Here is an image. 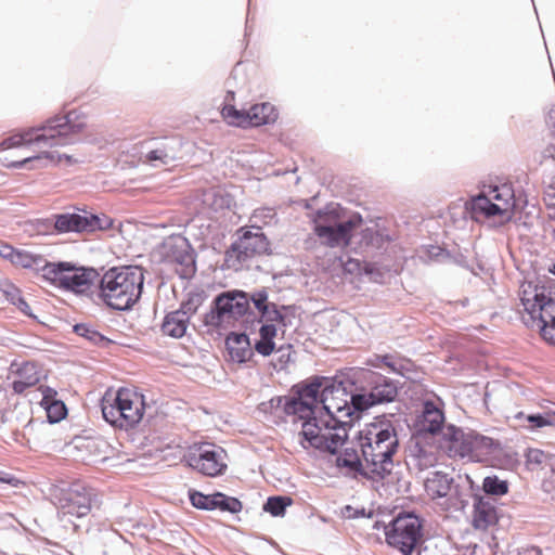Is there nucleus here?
Segmentation results:
<instances>
[{
  "instance_id": "f257e3e1",
  "label": "nucleus",
  "mask_w": 555,
  "mask_h": 555,
  "mask_svg": "<svg viewBox=\"0 0 555 555\" xmlns=\"http://www.w3.org/2000/svg\"><path fill=\"white\" fill-rule=\"evenodd\" d=\"M354 380L348 373H340L332 377L313 376L306 380V398L310 405L309 414L314 409L320 410L326 417L341 421L362 412L356 409V395L353 392Z\"/></svg>"
},
{
  "instance_id": "f03ea898",
  "label": "nucleus",
  "mask_w": 555,
  "mask_h": 555,
  "mask_svg": "<svg viewBox=\"0 0 555 555\" xmlns=\"http://www.w3.org/2000/svg\"><path fill=\"white\" fill-rule=\"evenodd\" d=\"M357 444L375 476L380 477L382 481L386 479L392 472L393 455L399 448L395 425L389 421L367 424L358 433Z\"/></svg>"
},
{
  "instance_id": "7ed1b4c3",
  "label": "nucleus",
  "mask_w": 555,
  "mask_h": 555,
  "mask_svg": "<svg viewBox=\"0 0 555 555\" xmlns=\"http://www.w3.org/2000/svg\"><path fill=\"white\" fill-rule=\"evenodd\" d=\"M143 285L142 267H113L100 279V297L109 308L128 311L141 298Z\"/></svg>"
},
{
  "instance_id": "20e7f679",
  "label": "nucleus",
  "mask_w": 555,
  "mask_h": 555,
  "mask_svg": "<svg viewBox=\"0 0 555 555\" xmlns=\"http://www.w3.org/2000/svg\"><path fill=\"white\" fill-rule=\"evenodd\" d=\"M86 127L85 116L73 109L63 115L52 116L40 126L20 133L24 145L35 143L39 146L57 147L80 142Z\"/></svg>"
},
{
  "instance_id": "39448f33",
  "label": "nucleus",
  "mask_w": 555,
  "mask_h": 555,
  "mask_svg": "<svg viewBox=\"0 0 555 555\" xmlns=\"http://www.w3.org/2000/svg\"><path fill=\"white\" fill-rule=\"evenodd\" d=\"M519 295L524 307L522 323L527 327H537L545 341L555 345V297L545 286L532 283L521 285Z\"/></svg>"
},
{
  "instance_id": "423d86ee",
  "label": "nucleus",
  "mask_w": 555,
  "mask_h": 555,
  "mask_svg": "<svg viewBox=\"0 0 555 555\" xmlns=\"http://www.w3.org/2000/svg\"><path fill=\"white\" fill-rule=\"evenodd\" d=\"M338 204H327L310 215L313 233L320 244L328 248H345L351 244L352 232L362 223L359 214L352 215L348 220H340Z\"/></svg>"
},
{
  "instance_id": "0eeeda50",
  "label": "nucleus",
  "mask_w": 555,
  "mask_h": 555,
  "mask_svg": "<svg viewBox=\"0 0 555 555\" xmlns=\"http://www.w3.org/2000/svg\"><path fill=\"white\" fill-rule=\"evenodd\" d=\"M105 422L115 428L128 430L143 418L145 403L143 396L128 388L107 390L101 400Z\"/></svg>"
},
{
  "instance_id": "6e6552de",
  "label": "nucleus",
  "mask_w": 555,
  "mask_h": 555,
  "mask_svg": "<svg viewBox=\"0 0 555 555\" xmlns=\"http://www.w3.org/2000/svg\"><path fill=\"white\" fill-rule=\"evenodd\" d=\"M96 503V493L93 488L81 482H74L66 489H61L57 496L59 516L62 521H68L77 529L73 518L83 519L89 516Z\"/></svg>"
},
{
  "instance_id": "1a4fd4ad",
  "label": "nucleus",
  "mask_w": 555,
  "mask_h": 555,
  "mask_svg": "<svg viewBox=\"0 0 555 555\" xmlns=\"http://www.w3.org/2000/svg\"><path fill=\"white\" fill-rule=\"evenodd\" d=\"M270 243L260 227H242L237 230V238L225 251L229 268L237 269L245 261L269 250Z\"/></svg>"
},
{
  "instance_id": "9d476101",
  "label": "nucleus",
  "mask_w": 555,
  "mask_h": 555,
  "mask_svg": "<svg viewBox=\"0 0 555 555\" xmlns=\"http://www.w3.org/2000/svg\"><path fill=\"white\" fill-rule=\"evenodd\" d=\"M386 542L402 555H414L422 539V522L414 514H400L385 527Z\"/></svg>"
},
{
  "instance_id": "9b49d317",
  "label": "nucleus",
  "mask_w": 555,
  "mask_h": 555,
  "mask_svg": "<svg viewBox=\"0 0 555 555\" xmlns=\"http://www.w3.org/2000/svg\"><path fill=\"white\" fill-rule=\"evenodd\" d=\"M363 378L367 390L356 395V409L365 412L369 409L395 402L399 395V383L373 371H365Z\"/></svg>"
},
{
  "instance_id": "f8f14e48",
  "label": "nucleus",
  "mask_w": 555,
  "mask_h": 555,
  "mask_svg": "<svg viewBox=\"0 0 555 555\" xmlns=\"http://www.w3.org/2000/svg\"><path fill=\"white\" fill-rule=\"evenodd\" d=\"M249 308V293L225 292L214 299L210 311L204 317V323L208 326L219 327L224 322L244 317Z\"/></svg>"
},
{
  "instance_id": "ddd939ff",
  "label": "nucleus",
  "mask_w": 555,
  "mask_h": 555,
  "mask_svg": "<svg viewBox=\"0 0 555 555\" xmlns=\"http://www.w3.org/2000/svg\"><path fill=\"white\" fill-rule=\"evenodd\" d=\"M51 225V222H49ZM54 232L63 233H91L95 231H104L113 225V219L106 215H94L85 211L83 215L77 212H64L54 215Z\"/></svg>"
},
{
  "instance_id": "4468645a",
  "label": "nucleus",
  "mask_w": 555,
  "mask_h": 555,
  "mask_svg": "<svg viewBox=\"0 0 555 555\" xmlns=\"http://www.w3.org/2000/svg\"><path fill=\"white\" fill-rule=\"evenodd\" d=\"M186 462L190 467L208 477L223 475L228 468L227 452L212 443H202L194 452L189 453Z\"/></svg>"
},
{
  "instance_id": "2eb2a0df",
  "label": "nucleus",
  "mask_w": 555,
  "mask_h": 555,
  "mask_svg": "<svg viewBox=\"0 0 555 555\" xmlns=\"http://www.w3.org/2000/svg\"><path fill=\"white\" fill-rule=\"evenodd\" d=\"M301 423V430L298 434L301 438L299 443L304 449L313 448L319 450L322 446V438L325 430L340 429L344 422L337 418L326 417L320 410L314 409L313 414H306L299 417Z\"/></svg>"
},
{
  "instance_id": "dca6fc26",
  "label": "nucleus",
  "mask_w": 555,
  "mask_h": 555,
  "mask_svg": "<svg viewBox=\"0 0 555 555\" xmlns=\"http://www.w3.org/2000/svg\"><path fill=\"white\" fill-rule=\"evenodd\" d=\"M165 256L168 261L178 264L176 272L181 279H191L196 272L194 250L182 235H171L164 242Z\"/></svg>"
},
{
  "instance_id": "f3484780",
  "label": "nucleus",
  "mask_w": 555,
  "mask_h": 555,
  "mask_svg": "<svg viewBox=\"0 0 555 555\" xmlns=\"http://www.w3.org/2000/svg\"><path fill=\"white\" fill-rule=\"evenodd\" d=\"M253 304L259 313L257 323L275 322L279 326L286 328L289 322L286 312L293 309L292 306H278L269 300L267 288L262 287L249 294V304Z\"/></svg>"
},
{
  "instance_id": "a211bd4d",
  "label": "nucleus",
  "mask_w": 555,
  "mask_h": 555,
  "mask_svg": "<svg viewBox=\"0 0 555 555\" xmlns=\"http://www.w3.org/2000/svg\"><path fill=\"white\" fill-rule=\"evenodd\" d=\"M292 397L276 396L268 401L271 410L282 409L287 415H298V417L309 414L310 405L306 398V380L292 387Z\"/></svg>"
},
{
  "instance_id": "6ab92c4d",
  "label": "nucleus",
  "mask_w": 555,
  "mask_h": 555,
  "mask_svg": "<svg viewBox=\"0 0 555 555\" xmlns=\"http://www.w3.org/2000/svg\"><path fill=\"white\" fill-rule=\"evenodd\" d=\"M362 454L360 455L354 448H345L336 457V466L345 469V476L351 479L360 477L373 482H380V477L375 476L373 467L362 463Z\"/></svg>"
},
{
  "instance_id": "aec40b11",
  "label": "nucleus",
  "mask_w": 555,
  "mask_h": 555,
  "mask_svg": "<svg viewBox=\"0 0 555 555\" xmlns=\"http://www.w3.org/2000/svg\"><path fill=\"white\" fill-rule=\"evenodd\" d=\"M443 440L452 456L473 457V431L464 433L455 425H447L442 431Z\"/></svg>"
},
{
  "instance_id": "412c9836",
  "label": "nucleus",
  "mask_w": 555,
  "mask_h": 555,
  "mask_svg": "<svg viewBox=\"0 0 555 555\" xmlns=\"http://www.w3.org/2000/svg\"><path fill=\"white\" fill-rule=\"evenodd\" d=\"M356 237H358V241L356 242L354 251L365 255L385 249L391 241L390 236L384 230H380L377 224L361 229Z\"/></svg>"
},
{
  "instance_id": "4be33fe9",
  "label": "nucleus",
  "mask_w": 555,
  "mask_h": 555,
  "mask_svg": "<svg viewBox=\"0 0 555 555\" xmlns=\"http://www.w3.org/2000/svg\"><path fill=\"white\" fill-rule=\"evenodd\" d=\"M472 525L475 529L486 530L498 522L495 501L488 496L473 495Z\"/></svg>"
},
{
  "instance_id": "5701e85b",
  "label": "nucleus",
  "mask_w": 555,
  "mask_h": 555,
  "mask_svg": "<svg viewBox=\"0 0 555 555\" xmlns=\"http://www.w3.org/2000/svg\"><path fill=\"white\" fill-rule=\"evenodd\" d=\"M98 276V272L92 268H74L68 262L61 287L77 294H83L90 289Z\"/></svg>"
},
{
  "instance_id": "b1692460",
  "label": "nucleus",
  "mask_w": 555,
  "mask_h": 555,
  "mask_svg": "<svg viewBox=\"0 0 555 555\" xmlns=\"http://www.w3.org/2000/svg\"><path fill=\"white\" fill-rule=\"evenodd\" d=\"M408 464L420 472L434 467L437 463V453L434 448L420 441L418 437H413L408 446Z\"/></svg>"
},
{
  "instance_id": "393cba45",
  "label": "nucleus",
  "mask_w": 555,
  "mask_h": 555,
  "mask_svg": "<svg viewBox=\"0 0 555 555\" xmlns=\"http://www.w3.org/2000/svg\"><path fill=\"white\" fill-rule=\"evenodd\" d=\"M469 207L475 220H479V217L491 218L499 216L501 223H505L512 219V214L506 211V207H501L483 193L473 197Z\"/></svg>"
},
{
  "instance_id": "a878e982",
  "label": "nucleus",
  "mask_w": 555,
  "mask_h": 555,
  "mask_svg": "<svg viewBox=\"0 0 555 555\" xmlns=\"http://www.w3.org/2000/svg\"><path fill=\"white\" fill-rule=\"evenodd\" d=\"M444 414L434 401L427 400L423 403L422 415L417 427L420 434L436 435L443 431Z\"/></svg>"
},
{
  "instance_id": "bb28decb",
  "label": "nucleus",
  "mask_w": 555,
  "mask_h": 555,
  "mask_svg": "<svg viewBox=\"0 0 555 555\" xmlns=\"http://www.w3.org/2000/svg\"><path fill=\"white\" fill-rule=\"evenodd\" d=\"M225 347L231 359L237 363H244L253 356L250 340L245 333H230L225 338Z\"/></svg>"
},
{
  "instance_id": "cd10ccee",
  "label": "nucleus",
  "mask_w": 555,
  "mask_h": 555,
  "mask_svg": "<svg viewBox=\"0 0 555 555\" xmlns=\"http://www.w3.org/2000/svg\"><path fill=\"white\" fill-rule=\"evenodd\" d=\"M182 143L178 138H167L159 146L147 152L146 159L150 162H160L168 165L179 157Z\"/></svg>"
},
{
  "instance_id": "c85d7f7f",
  "label": "nucleus",
  "mask_w": 555,
  "mask_h": 555,
  "mask_svg": "<svg viewBox=\"0 0 555 555\" xmlns=\"http://www.w3.org/2000/svg\"><path fill=\"white\" fill-rule=\"evenodd\" d=\"M65 160L68 165L76 163L72 155L60 154L57 152H42L38 155L26 157L22 160L12 164L14 168H26L27 164H33V167H47L49 165H56Z\"/></svg>"
},
{
  "instance_id": "c756f323",
  "label": "nucleus",
  "mask_w": 555,
  "mask_h": 555,
  "mask_svg": "<svg viewBox=\"0 0 555 555\" xmlns=\"http://www.w3.org/2000/svg\"><path fill=\"white\" fill-rule=\"evenodd\" d=\"M514 421L517 425L528 430H535L546 426L555 427V411H547L543 413H525L518 412L514 415Z\"/></svg>"
},
{
  "instance_id": "7c9ffc66",
  "label": "nucleus",
  "mask_w": 555,
  "mask_h": 555,
  "mask_svg": "<svg viewBox=\"0 0 555 555\" xmlns=\"http://www.w3.org/2000/svg\"><path fill=\"white\" fill-rule=\"evenodd\" d=\"M454 479L443 472H434L425 481V489L433 498H449Z\"/></svg>"
},
{
  "instance_id": "2f4dec72",
  "label": "nucleus",
  "mask_w": 555,
  "mask_h": 555,
  "mask_svg": "<svg viewBox=\"0 0 555 555\" xmlns=\"http://www.w3.org/2000/svg\"><path fill=\"white\" fill-rule=\"evenodd\" d=\"M189 325V312L186 310H176L166 314L162 331L165 335L181 338Z\"/></svg>"
},
{
  "instance_id": "473e14b6",
  "label": "nucleus",
  "mask_w": 555,
  "mask_h": 555,
  "mask_svg": "<svg viewBox=\"0 0 555 555\" xmlns=\"http://www.w3.org/2000/svg\"><path fill=\"white\" fill-rule=\"evenodd\" d=\"M482 193L491 197V199L501 207H506V211L513 215L515 196L511 184L489 185L488 191H483Z\"/></svg>"
},
{
  "instance_id": "72a5a7b5",
  "label": "nucleus",
  "mask_w": 555,
  "mask_h": 555,
  "mask_svg": "<svg viewBox=\"0 0 555 555\" xmlns=\"http://www.w3.org/2000/svg\"><path fill=\"white\" fill-rule=\"evenodd\" d=\"M274 323L275 322L260 323V339L255 343L254 348L259 354L263 357L270 356L275 348V343L273 339L276 336L278 328Z\"/></svg>"
},
{
  "instance_id": "f704fd0d",
  "label": "nucleus",
  "mask_w": 555,
  "mask_h": 555,
  "mask_svg": "<svg viewBox=\"0 0 555 555\" xmlns=\"http://www.w3.org/2000/svg\"><path fill=\"white\" fill-rule=\"evenodd\" d=\"M465 480L467 487H462L455 483L453 485V490L448 498L449 508L464 511L469 504V499H473V495H478L477 493H472L473 486L470 478L466 476Z\"/></svg>"
},
{
  "instance_id": "c9c22d12",
  "label": "nucleus",
  "mask_w": 555,
  "mask_h": 555,
  "mask_svg": "<svg viewBox=\"0 0 555 555\" xmlns=\"http://www.w3.org/2000/svg\"><path fill=\"white\" fill-rule=\"evenodd\" d=\"M344 424L340 429H328L325 430V435L322 438V446L319 448L321 452H328L331 454H336L337 450L340 446L344 444L347 433L346 425H350L351 421H343Z\"/></svg>"
},
{
  "instance_id": "e433bc0d",
  "label": "nucleus",
  "mask_w": 555,
  "mask_h": 555,
  "mask_svg": "<svg viewBox=\"0 0 555 555\" xmlns=\"http://www.w3.org/2000/svg\"><path fill=\"white\" fill-rule=\"evenodd\" d=\"M222 116L229 120V124L241 127L248 128L254 126V116L249 109H237L233 104L224 105L222 108Z\"/></svg>"
},
{
  "instance_id": "4c0bfd02",
  "label": "nucleus",
  "mask_w": 555,
  "mask_h": 555,
  "mask_svg": "<svg viewBox=\"0 0 555 555\" xmlns=\"http://www.w3.org/2000/svg\"><path fill=\"white\" fill-rule=\"evenodd\" d=\"M250 113L254 116L255 127L273 124L279 117L278 109L269 102L254 104L250 107Z\"/></svg>"
},
{
  "instance_id": "58836bf2",
  "label": "nucleus",
  "mask_w": 555,
  "mask_h": 555,
  "mask_svg": "<svg viewBox=\"0 0 555 555\" xmlns=\"http://www.w3.org/2000/svg\"><path fill=\"white\" fill-rule=\"evenodd\" d=\"M68 267V262L60 261V262H48L42 257V263L39 264L37 271L42 272V278L54 285H59L61 287L62 279L64 278L66 268Z\"/></svg>"
},
{
  "instance_id": "ea45409f",
  "label": "nucleus",
  "mask_w": 555,
  "mask_h": 555,
  "mask_svg": "<svg viewBox=\"0 0 555 555\" xmlns=\"http://www.w3.org/2000/svg\"><path fill=\"white\" fill-rule=\"evenodd\" d=\"M508 482L496 475L487 476L482 481V491L489 496H502L508 492Z\"/></svg>"
},
{
  "instance_id": "a19ab883",
  "label": "nucleus",
  "mask_w": 555,
  "mask_h": 555,
  "mask_svg": "<svg viewBox=\"0 0 555 555\" xmlns=\"http://www.w3.org/2000/svg\"><path fill=\"white\" fill-rule=\"evenodd\" d=\"M293 503L292 498L287 495L269 496L263 504V511L273 517L284 516L285 511Z\"/></svg>"
},
{
  "instance_id": "79ce46f5",
  "label": "nucleus",
  "mask_w": 555,
  "mask_h": 555,
  "mask_svg": "<svg viewBox=\"0 0 555 555\" xmlns=\"http://www.w3.org/2000/svg\"><path fill=\"white\" fill-rule=\"evenodd\" d=\"M242 502L238 499L222 492H215V509L236 514L242 511Z\"/></svg>"
},
{
  "instance_id": "37998d69",
  "label": "nucleus",
  "mask_w": 555,
  "mask_h": 555,
  "mask_svg": "<svg viewBox=\"0 0 555 555\" xmlns=\"http://www.w3.org/2000/svg\"><path fill=\"white\" fill-rule=\"evenodd\" d=\"M11 262L13 264L21 266L26 269H34L37 271L39 264L42 263V257L26 250L16 249L12 256Z\"/></svg>"
},
{
  "instance_id": "c03bdc74",
  "label": "nucleus",
  "mask_w": 555,
  "mask_h": 555,
  "mask_svg": "<svg viewBox=\"0 0 555 555\" xmlns=\"http://www.w3.org/2000/svg\"><path fill=\"white\" fill-rule=\"evenodd\" d=\"M496 447L498 443L492 438L473 431V457L491 454Z\"/></svg>"
},
{
  "instance_id": "a18cd8bd",
  "label": "nucleus",
  "mask_w": 555,
  "mask_h": 555,
  "mask_svg": "<svg viewBox=\"0 0 555 555\" xmlns=\"http://www.w3.org/2000/svg\"><path fill=\"white\" fill-rule=\"evenodd\" d=\"M30 371H34V365L29 363H25L23 367L18 371L21 378L14 380L12 384V388L15 393H23L28 387L35 385L39 380V377L37 376L36 373L28 375L25 378H22L23 373H27Z\"/></svg>"
},
{
  "instance_id": "49530a36",
  "label": "nucleus",
  "mask_w": 555,
  "mask_h": 555,
  "mask_svg": "<svg viewBox=\"0 0 555 555\" xmlns=\"http://www.w3.org/2000/svg\"><path fill=\"white\" fill-rule=\"evenodd\" d=\"M74 332L94 345H103L107 341L106 337L94 330L91 325L86 323H78L74 325Z\"/></svg>"
},
{
  "instance_id": "de8ad7c7",
  "label": "nucleus",
  "mask_w": 555,
  "mask_h": 555,
  "mask_svg": "<svg viewBox=\"0 0 555 555\" xmlns=\"http://www.w3.org/2000/svg\"><path fill=\"white\" fill-rule=\"evenodd\" d=\"M191 504L197 509L214 511L215 509V493L204 494L199 491L192 490L189 492Z\"/></svg>"
},
{
  "instance_id": "09e8293b",
  "label": "nucleus",
  "mask_w": 555,
  "mask_h": 555,
  "mask_svg": "<svg viewBox=\"0 0 555 555\" xmlns=\"http://www.w3.org/2000/svg\"><path fill=\"white\" fill-rule=\"evenodd\" d=\"M47 413V418L50 424L61 422L67 415V408L61 400H54L50 404L43 406Z\"/></svg>"
},
{
  "instance_id": "8fccbe9b",
  "label": "nucleus",
  "mask_w": 555,
  "mask_h": 555,
  "mask_svg": "<svg viewBox=\"0 0 555 555\" xmlns=\"http://www.w3.org/2000/svg\"><path fill=\"white\" fill-rule=\"evenodd\" d=\"M0 291L4 295L5 299L12 305H14V302H16L22 297L21 291L10 282H4L0 286Z\"/></svg>"
},
{
  "instance_id": "3c124183",
  "label": "nucleus",
  "mask_w": 555,
  "mask_h": 555,
  "mask_svg": "<svg viewBox=\"0 0 555 555\" xmlns=\"http://www.w3.org/2000/svg\"><path fill=\"white\" fill-rule=\"evenodd\" d=\"M22 145H24V143H23V137H21V133H15L11 137H8L4 140H2L0 143V147L2 150L18 147Z\"/></svg>"
},
{
  "instance_id": "603ef678",
  "label": "nucleus",
  "mask_w": 555,
  "mask_h": 555,
  "mask_svg": "<svg viewBox=\"0 0 555 555\" xmlns=\"http://www.w3.org/2000/svg\"><path fill=\"white\" fill-rule=\"evenodd\" d=\"M545 459V454L543 451L539 449H529L526 454V460L528 464L540 465Z\"/></svg>"
},
{
  "instance_id": "864d4df0",
  "label": "nucleus",
  "mask_w": 555,
  "mask_h": 555,
  "mask_svg": "<svg viewBox=\"0 0 555 555\" xmlns=\"http://www.w3.org/2000/svg\"><path fill=\"white\" fill-rule=\"evenodd\" d=\"M376 360H380V363L385 364L393 373H401L402 365L398 364L393 357L390 354L376 356Z\"/></svg>"
},
{
  "instance_id": "5fc2aeb1",
  "label": "nucleus",
  "mask_w": 555,
  "mask_h": 555,
  "mask_svg": "<svg viewBox=\"0 0 555 555\" xmlns=\"http://www.w3.org/2000/svg\"><path fill=\"white\" fill-rule=\"evenodd\" d=\"M364 513H365L364 508L359 509V508L352 507L351 505H346L343 509V516L348 519L359 518L361 516H364Z\"/></svg>"
},
{
  "instance_id": "6e6d98bb",
  "label": "nucleus",
  "mask_w": 555,
  "mask_h": 555,
  "mask_svg": "<svg viewBox=\"0 0 555 555\" xmlns=\"http://www.w3.org/2000/svg\"><path fill=\"white\" fill-rule=\"evenodd\" d=\"M49 222H54V215L50 218H44V219H38L37 220V227H38V231L41 232V233H50L52 231H54V225H50Z\"/></svg>"
},
{
  "instance_id": "4d7b16f0",
  "label": "nucleus",
  "mask_w": 555,
  "mask_h": 555,
  "mask_svg": "<svg viewBox=\"0 0 555 555\" xmlns=\"http://www.w3.org/2000/svg\"><path fill=\"white\" fill-rule=\"evenodd\" d=\"M55 396H56V391L50 387H44L42 389V400H41V405L44 406V405H48L50 404V402H53L55 399Z\"/></svg>"
},
{
  "instance_id": "13d9d810",
  "label": "nucleus",
  "mask_w": 555,
  "mask_h": 555,
  "mask_svg": "<svg viewBox=\"0 0 555 555\" xmlns=\"http://www.w3.org/2000/svg\"><path fill=\"white\" fill-rule=\"evenodd\" d=\"M14 306L17 307L18 310L21 312H23L25 315H27V317H31L33 315L31 308L27 304V301L24 299L23 296L16 302H14Z\"/></svg>"
},
{
  "instance_id": "bf43d9fd",
  "label": "nucleus",
  "mask_w": 555,
  "mask_h": 555,
  "mask_svg": "<svg viewBox=\"0 0 555 555\" xmlns=\"http://www.w3.org/2000/svg\"><path fill=\"white\" fill-rule=\"evenodd\" d=\"M274 211L272 208H261L254 211L253 218L255 219H266L273 218Z\"/></svg>"
},
{
  "instance_id": "052dcab7",
  "label": "nucleus",
  "mask_w": 555,
  "mask_h": 555,
  "mask_svg": "<svg viewBox=\"0 0 555 555\" xmlns=\"http://www.w3.org/2000/svg\"><path fill=\"white\" fill-rule=\"evenodd\" d=\"M15 251L16 248L12 247L11 245L5 244L0 247V256L5 259H9L10 261H12V256Z\"/></svg>"
},
{
  "instance_id": "680f3d73",
  "label": "nucleus",
  "mask_w": 555,
  "mask_h": 555,
  "mask_svg": "<svg viewBox=\"0 0 555 555\" xmlns=\"http://www.w3.org/2000/svg\"><path fill=\"white\" fill-rule=\"evenodd\" d=\"M0 483H8L12 487H17L22 481L13 476H9L7 474H3L0 476Z\"/></svg>"
},
{
  "instance_id": "e2e57ef3",
  "label": "nucleus",
  "mask_w": 555,
  "mask_h": 555,
  "mask_svg": "<svg viewBox=\"0 0 555 555\" xmlns=\"http://www.w3.org/2000/svg\"><path fill=\"white\" fill-rule=\"evenodd\" d=\"M179 310H186L189 312V319L192 314L196 312V306L193 304L192 300H189L186 302H183Z\"/></svg>"
},
{
  "instance_id": "0e129e2a",
  "label": "nucleus",
  "mask_w": 555,
  "mask_h": 555,
  "mask_svg": "<svg viewBox=\"0 0 555 555\" xmlns=\"http://www.w3.org/2000/svg\"><path fill=\"white\" fill-rule=\"evenodd\" d=\"M542 551L538 546H531L526 550H524L522 555H541Z\"/></svg>"
},
{
  "instance_id": "69168bd1",
  "label": "nucleus",
  "mask_w": 555,
  "mask_h": 555,
  "mask_svg": "<svg viewBox=\"0 0 555 555\" xmlns=\"http://www.w3.org/2000/svg\"><path fill=\"white\" fill-rule=\"evenodd\" d=\"M234 98H235V92L233 90L229 89L227 91V94L224 98L225 105L231 104L234 101Z\"/></svg>"
},
{
  "instance_id": "338daca9",
  "label": "nucleus",
  "mask_w": 555,
  "mask_h": 555,
  "mask_svg": "<svg viewBox=\"0 0 555 555\" xmlns=\"http://www.w3.org/2000/svg\"><path fill=\"white\" fill-rule=\"evenodd\" d=\"M347 266H349L348 270L352 271V270L358 269L360 267V261L359 260H354V259H350L348 261Z\"/></svg>"
},
{
  "instance_id": "774afa93",
  "label": "nucleus",
  "mask_w": 555,
  "mask_h": 555,
  "mask_svg": "<svg viewBox=\"0 0 555 555\" xmlns=\"http://www.w3.org/2000/svg\"><path fill=\"white\" fill-rule=\"evenodd\" d=\"M367 364L374 367H378L380 364V360H376V356L373 359L367 360Z\"/></svg>"
}]
</instances>
